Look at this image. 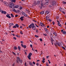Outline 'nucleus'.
I'll use <instances>...</instances> for the list:
<instances>
[{
	"mask_svg": "<svg viewBox=\"0 0 66 66\" xmlns=\"http://www.w3.org/2000/svg\"><path fill=\"white\" fill-rule=\"evenodd\" d=\"M33 64H34V65H35V62H33Z\"/></svg>",
	"mask_w": 66,
	"mask_h": 66,
	"instance_id": "59",
	"label": "nucleus"
},
{
	"mask_svg": "<svg viewBox=\"0 0 66 66\" xmlns=\"http://www.w3.org/2000/svg\"><path fill=\"white\" fill-rule=\"evenodd\" d=\"M13 28H17V27L15 26H14L13 27Z\"/></svg>",
	"mask_w": 66,
	"mask_h": 66,
	"instance_id": "38",
	"label": "nucleus"
},
{
	"mask_svg": "<svg viewBox=\"0 0 66 66\" xmlns=\"http://www.w3.org/2000/svg\"><path fill=\"white\" fill-rule=\"evenodd\" d=\"M61 12H62V13H63V14H65V12H64V11H61Z\"/></svg>",
	"mask_w": 66,
	"mask_h": 66,
	"instance_id": "34",
	"label": "nucleus"
},
{
	"mask_svg": "<svg viewBox=\"0 0 66 66\" xmlns=\"http://www.w3.org/2000/svg\"><path fill=\"white\" fill-rule=\"evenodd\" d=\"M59 10L60 11H61V12H62V8H60Z\"/></svg>",
	"mask_w": 66,
	"mask_h": 66,
	"instance_id": "27",
	"label": "nucleus"
},
{
	"mask_svg": "<svg viewBox=\"0 0 66 66\" xmlns=\"http://www.w3.org/2000/svg\"><path fill=\"white\" fill-rule=\"evenodd\" d=\"M1 13L2 14H6V11L2 10L1 11Z\"/></svg>",
	"mask_w": 66,
	"mask_h": 66,
	"instance_id": "7",
	"label": "nucleus"
},
{
	"mask_svg": "<svg viewBox=\"0 0 66 66\" xmlns=\"http://www.w3.org/2000/svg\"><path fill=\"white\" fill-rule=\"evenodd\" d=\"M43 35H44V36H47V35L46 34H43Z\"/></svg>",
	"mask_w": 66,
	"mask_h": 66,
	"instance_id": "37",
	"label": "nucleus"
},
{
	"mask_svg": "<svg viewBox=\"0 0 66 66\" xmlns=\"http://www.w3.org/2000/svg\"><path fill=\"white\" fill-rule=\"evenodd\" d=\"M35 37H37V38L38 37V36H37V35H35Z\"/></svg>",
	"mask_w": 66,
	"mask_h": 66,
	"instance_id": "41",
	"label": "nucleus"
},
{
	"mask_svg": "<svg viewBox=\"0 0 66 66\" xmlns=\"http://www.w3.org/2000/svg\"><path fill=\"white\" fill-rule=\"evenodd\" d=\"M37 3L38 4H39V1H37Z\"/></svg>",
	"mask_w": 66,
	"mask_h": 66,
	"instance_id": "56",
	"label": "nucleus"
},
{
	"mask_svg": "<svg viewBox=\"0 0 66 66\" xmlns=\"http://www.w3.org/2000/svg\"><path fill=\"white\" fill-rule=\"evenodd\" d=\"M21 45L22 47H23V44H21Z\"/></svg>",
	"mask_w": 66,
	"mask_h": 66,
	"instance_id": "62",
	"label": "nucleus"
},
{
	"mask_svg": "<svg viewBox=\"0 0 66 66\" xmlns=\"http://www.w3.org/2000/svg\"><path fill=\"white\" fill-rule=\"evenodd\" d=\"M20 63H22V60H20Z\"/></svg>",
	"mask_w": 66,
	"mask_h": 66,
	"instance_id": "39",
	"label": "nucleus"
},
{
	"mask_svg": "<svg viewBox=\"0 0 66 66\" xmlns=\"http://www.w3.org/2000/svg\"><path fill=\"white\" fill-rule=\"evenodd\" d=\"M49 3V1L48 0H45V5H48Z\"/></svg>",
	"mask_w": 66,
	"mask_h": 66,
	"instance_id": "5",
	"label": "nucleus"
},
{
	"mask_svg": "<svg viewBox=\"0 0 66 66\" xmlns=\"http://www.w3.org/2000/svg\"><path fill=\"white\" fill-rule=\"evenodd\" d=\"M26 10L27 11V12H30V11H29V10L28 9H27Z\"/></svg>",
	"mask_w": 66,
	"mask_h": 66,
	"instance_id": "54",
	"label": "nucleus"
},
{
	"mask_svg": "<svg viewBox=\"0 0 66 66\" xmlns=\"http://www.w3.org/2000/svg\"><path fill=\"white\" fill-rule=\"evenodd\" d=\"M22 26H24V27H25V26H26V25H24V24H22Z\"/></svg>",
	"mask_w": 66,
	"mask_h": 66,
	"instance_id": "55",
	"label": "nucleus"
},
{
	"mask_svg": "<svg viewBox=\"0 0 66 66\" xmlns=\"http://www.w3.org/2000/svg\"><path fill=\"white\" fill-rule=\"evenodd\" d=\"M41 7H43L44 6V4H41Z\"/></svg>",
	"mask_w": 66,
	"mask_h": 66,
	"instance_id": "42",
	"label": "nucleus"
},
{
	"mask_svg": "<svg viewBox=\"0 0 66 66\" xmlns=\"http://www.w3.org/2000/svg\"><path fill=\"white\" fill-rule=\"evenodd\" d=\"M14 5H15V4L12 3H10L9 5V6L10 7V8L11 10H12L13 8H14Z\"/></svg>",
	"mask_w": 66,
	"mask_h": 66,
	"instance_id": "1",
	"label": "nucleus"
},
{
	"mask_svg": "<svg viewBox=\"0 0 66 66\" xmlns=\"http://www.w3.org/2000/svg\"><path fill=\"white\" fill-rule=\"evenodd\" d=\"M62 33H63V34H65L66 33V31H64Z\"/></svg>",
	"mask_w": 66,
	"mask_h": 66,
	"instance_id": "30",
	"label": "nucleus"
},
{
	"mask_svg": "<svg viewBox=\"0 0 66 66\" xmlns=\"http://www.w3.org/2000/svg\"><path fill=\"white\" fill-rule=\"evenodd\" d=\"M36 32L37 33H38V30H37V29H36Z\"/></svg>",
	"mask_w": 66,
	"mask_h": 66,
	"instance_id": "63",
	"label": "nucleus"
},
{
	"mask_svg": "<svg viewBox=\"0 0 66 66\" xmlns=\"http://www.w3.org/2000/svg\"><path fill=\"white\" fill-rule=\"evenodd\" d=\"M53 34H54L55 35V36H57V34H56V33L55 32H54L53 33Z\"/></svg>",
	"mask_w": 66,
	"mask_h": 66,
	"instance_id": "29",
	"label": "nucleus"
},
{
	"mask_svg": "<svg viewBox=\"0 0 66 66\" xmlns=\"http://www.w3.org/2000/svg\"><path fill=\"white\" fill-rule=\"evenodd\" d=\"M36 65L37 66H38V65H39V64L38 63H37L36 64Z\"/></svg>",
	"mask_w": 66,
	"mask_h": 66,
	"instance_id": "61",
	"label": "nucleus"
},
{
	"mask_svg": "<svg viewBox=\"0 0 66 66\" xmlns=\"http://www.w3.org/2000/svg\"><path fill=\"white\" fill-rule=\"evenodd\" d=\"M6 16L7 17V18H11V16H10L9 15H6Z\"/></svg>",
	"mask_w": 66,
	"mask_h": 66,
	"instance_id": "13",
	"label": "nucleus"
},
{
	"mask_svg": "<svg viewBox=\"0 0 66 66\" xmlns=\"http://www.w3.org/2000/svg\"><path fill=\"white\" fill-rule=\"evenodd\" d=\"M0 2H3V0H0Z\"/></svg>",
	"mask_w": 66,
	"mask_h": 66,
	"instance_id": "60",
	"label": "nucleus"
},
{
	"mask_svg": "<svg viewBox=\"0 0 66 66\" xmlns=\"http://www.w3.org/2000/svg\"><path fill=\"white\" fill-rule=\"evenodd\" d=\"M13 12H16V10H15V9H13Z\"/></svg>",
	"mask_w": 66,
	"mask_h": 66,
	"instance_id": "33",
	"label": "nucleus"
},
{
	"mask_svg": "<svg viewBox=\"0 0 66 66\" xmlns=\"http://www.w3.org/2000/svg\"><path fill=\"white\" fill-rule=\"evenodd\" d=\"M20 34H23V33H22V32L21 31L20 32Z\"/></svg>",
	"mask_w": 66,
	"mask_h": 66,
	"instance_id": "47",
	"label": "nucleus"
},
{
	"mask_svg": "<svg viewBox=\"0 0 66 66\" xmlns=\"http://www.w3.org/2000/svg\"><path fill=\"white\" fill-rule=\"evenodd\" d=\"M45 13H46V14H49V12L48 11H46L45 12Z\"/></svg>",
	"mask_w": 66,
	"mask_h": 66,
	"instance_id": "28",
	"label": "nucleus"
},
{
	"mask_svg": "<svg viewBox=\"0 0 66 66\" xmlns=\"http://www.w3.org/2000/svg\"><path fill=\"white\" fill-rule=\"evenodd\" d=\"M20 43L21 44H23V42L22 41H21Z\"/></svg>",
	"mask_w": 66,
	"mask_h": 66,
	"instance_id": "53",
	"label": "nucleus"
},
{
	"mask_svg": "<svg viewBox=\"0 0 66 66\" xmlns=\"http://www.w3.org/2000/svg\"><path fill=\"white\" fill-rule=\"evenodd\" d=\"M32 55V54L31 53H30L29 54L28 56H27V57H28L29 60H31V57Z\"/></svg>",
	"mask_w": 66,
	"mask_h": 66,
	"instance_id": "2",
	"label": "nucleus"
},
{
	"mask_svg": "<svg viewBox=\"0 0 66 66\" xmlns=\"http://www.w3.org/2000/svg\"><path fill=\"white\" fill-rule=\"evenodd\" d=\"M0 53H3V52H2V51H0Z\"/></svg>",
	"mask_w": 66,
	"mask_h": 66,
	"instance_id": "57",
	"label": "nucleus"
},
{
	"mask_svg": "<svg viewBox=\"0 0 66 66\" xmlns=\"http://www.w3.org/2000/svg\"><path fill=\"white\" fill-rule=\"evenodd\" d=\"M4 3L5 5H6V6H8V3L6 2H4Z\"/></svg>",
	"mask_w": 66,
	"mask_h": 66,
	"instance_id": "8",
	"label": "nucleus"
},
{
	"mask_svg": "<svg viewBox=\"0 0 66 66\" xmlns=\"http://www.w3.org/2000/svg\"><path fill=\"white\" fill-rule=\"evenodd\" d=\"M10 15L11 16V17H14V15H13V14H11Z\"/></svg>",
	"mask_w": 66,
	"mask_h": 66,
	"instance_id": "24",
	"label": "nucleus"
},
{
	"mask_svg": "<svg viewBox=\"0 0 66 66\" xmlns=\"http://www.w3.org/2000/svg\"><path fill=\"white\" fill-rule=\"evenodd\" d=\"M40 25L42 27H43L45 28V25L44 24L42 23H40Z\"/></svg>",
	"mask_w": 66,
	"mask_h": 66,
	"instance_id": "6",
	"label": "nucleus"
},
{
	"mask_svg": "<svg viewBox=\"0 0 66 66\" xmlns=\"http://www.w3.org/2000/svg\"><path fill=\"white\" fill-rule=\"evenodd\" d=\"M18 49V48L16 46H14V50H17Z\"/></svg>",
	"mask_w": 66,
	"mask_h": 66,
	"instance_id": "14",
	"label": "nucleus"
},
{
	"mask_svg": "<svg viewBox=\"0 0 66 66\" xmlns=\"http://www.w3.org/2000/svg\"><path fill=\"white\" fill-rule=\"evenodd\" d=\"M13 39H15V40H16V38L15 37H13Z\"/></svg>",
	"mask_w": 66,
	"mask_h": 66,
	"instance_id": "51",
	"label": "nucleus"
},
{
	"mask_svg": "<svg viewBox=\"0 0 66 66\" xmlns=\"http://www.w3.org/2000/svg\"><path fill=\"white\" fill-rule=\"evenodd\" d=\"M42 62L43 63H45V61H44V60H42Z\"/></svg>",
	"mask_w": 66,
	"mask_h": 66,
	"instance_id": "58",
	"label": "nucleus"
},
{
	"mask_svg": "<svg viewBox=\"0 0 66 66\" xmlns=\"http://www.w3.org/2000/svg\"><path fill=\"white\" fill-rule=\"evenodd\" d=\"M34 4L35 5H36L37 4V3L36 2L34 3Z\"/></svg>",
	"mask_w": 66,
	"mask_h": 66,
	"instance_id": "43",
	"label": "nucleus"
},
{
	"mask_svg": "<svg viewBox=\"0 0 66 66\" xmlns=\"http://www.w3.org/2000/svg\"><path fill=\"white\" fill-rule=\"evenodd\" d=\"M17 60H16V62L17 63H19V61H20V58L18 57H17Z\"/></svg>",
	"mask_w": 66,
	"mask_h": 66,
	"instance_id": "3",
	"label": "nucleus"
},
{
	"mask_svg": "<svg viewBox=\"0 0 66 66\" xmlns=\"http://www.w3.org/2000/svg\"><path fill=\"white\" fill-rule=\"evenodd\" d=\"M62 3H63V4H66V2L65 1H63Z\"/></svg>",
	"mask_w": 66,
	"mask_h": 66,
	"instance_id": "32",
	"label": "nucleus"
},
{
	"mask_svg": "<svg viewBox=\"0 0 66 66\" xmlns=\"http://www.w3.org/2000/svg\"><path fill=\"white\" fill-rule=\"evenodd\" d=\"M57 22L58 23H60V22L58 20H57Z\"/></svg>",
	"mask_w": 66,
	"mask_h": 66,
	"instance_id": "45",
	"label": "nucleus"
},
{
	"mask_svg": "<svg viewBox=\"0 0 66 66\" xmlns=\"http://www.w3.org/2000/svg\"><path fill=\"white\" fill-rule=\"evenodd\" d=\"M31 26H32V24H30V26H29V28L31 29Z\"/></svg>",
	"mask_w": 66,
	"mask_h": 66,
	"instance_id": "25",
	"label": "nucleus"
},
{
	"mask_svg": "<svg viewBox=\"0 0 66 66\" xmlns=\"http://www.w3.org/2000/svg\"><path fill=\"white\" fill-rule=\"evenodd\" d=\"M24 48H26L27 46H26V45H24L23 46V47Z\"/></svg>",
	"mask_w": 66,
	"mask_h": 66,
	"instance_id": "35",
	"label": "nucleus"
},
{
	"mask_svg": "<svg viewBox=\"0 0 66 66\" xmlns=\"http://www.w3.org/2000/svg\"><path fill=\"white\" fill-rule=\"evenodd\" d=\"M52 23L53 25H54V24H55V22H54V21H53L52 22Z\"/></svg>",
	"mask_w": 66,
	"mask_h": 66,
	"instance_id": "52",
	"label": "nucleus"
},
{
	"mask_svg": "<svg viewBox=\"0 0 66 66\" xmlns=\"http://www.w3.org/2000/svg\"><path fill=\"white\" fill-rule=\"evenodd\" d=\"M15 26L17 28H19V25L18 24H16L15 25Z\"/></svg>",
	"mask_w": 66,
	"mask_h": 66,
	"instance_id": "21",
	"label": "nucleus"
},
{
	"mask_svg": "<svg viewBox=\"0 0 66 66\" xmlns=\"http://www.w3.org/2000/svg\"><path fill=\"white\" fill-rule=\"evenodd\" d=\"M12 53L13 54H14V55H15L16 56V54L14 52H12Z\"/></svg>",
	"mask_w": 66,
	"mask_h": 66,
	"instance_id": "36",
	"label": "nucleus"
},
{
	"mask_svg": "<svg viewBox=\"0 0 66 66\" xmlns=\"http://www.w3.org/2000/svg\"><path fill=\"white\" fill-rule=\"evenodd\" d=\"M45 31H46V32H48V29H47L46 28H45Z\"/></svg>",
	"mask_w": 66,
	"mask_h": 66,
	"instance_id": "23",
	"label": "nucleus"
},
{
	"mask_svg": "<svg viewBox=\"0 0 66 66\" xmlns=\"http://www.w3.org/2000/svg\"><path fill=\"white\" fill-rule=\"evenodd\" d=\"M62 48H63V49H64V50H65L66 49H65V47H64L62 46Z\"/></svg>",
	"mask_w": 66,
	"mask_h": 66,
	"instance_id": "44",
	"label": "nucleus"
},
{
	"mask_svg": "<svg viewBox=\"0 0 66 66\" xmlns=\"http://www.w3.org/2000/svg\"><path fill=\"white\" fill-rule=\"evenodd\" d=\"M48 21H50V22H51V20L50 19H48Z\"/></svg>",
	"mask_w": 66,
	"mask_h": 66,
	"instance_id": "46",
	"label": "nucleus"
},
{
	"mask_svg": "<svg viewBox=\"0 0 66 66\" xmlns=\"http://www.w3.org/2000/svg\"><path fill=\"white\" fill-rule=\"evenodd\" d=\"M57 24L59 26V27H62V25L61 24H60V23H58Z\"/></svg>",
	"mask_w": 66,
	"mask_h": 66,
	"instance_id": "19",
	"label": "nucleus"
},
{
	"mask_svg": "<svg viewBox=\"0 0 66 66\" xmlns=\"http://www.w3.org/2000/svg\"><path fill=\"white\" fill-rule=\"evenodd\" d=\"M24 65L25 66H27V63H24Z\"/></svg>",
	"mask_w": 66,
	"mask_h": 66,
	"instance_id": "31",
	"label": "nucleus"
},
{
	"mask_svg": "<svg viewBox=\"0 0 66 66\" xmlns=\"http://www.w3.org/2000/svg\"><path fill=\"white\" fill-rule=\"evenodd\" d=\"M56 4V1H53V4H52V5L53 6H54Z\"/></svg>",
	"mask_w": 66,
	"mask_h": 66,
	"instance_id": "4",
	"label": "nucleus"
},
{
	"mask_svg": "<svg viewBox=\"0 0 66 66\" xmlns=\"http://www.w3.org/2000/svg\"><path fill=\"white\" fill-rule=\"evenodd\" d=\"M24 16H21L20 18V19H21V20L23 21V18H24Z\"/></svg>",
	"mask_w": 66,
	"mask_h": 66,
	"instance_id": "10",
	"label": "nucleus"
},
{
	"mask_svg": "<svg viewBox=\"0 0 66 66\" xmlns=\"http://www.w3.org/2000/svg\"><path fill=\"white\" fill-rule=\"evenodd\" d=\"M57 45L59 46V47H60L61 45H60V44H59V43H58L57 44Z\"/></svg>",
	"mask_w": 66,
	"mask_h": 66,
	"instance_id": "50",
	"label": "nucleus"
},
{
	"mask_svg": "<svg viewBox=\"0 0 66 66\" xmlns=\"http://www.w3.org/2000/svg\"><path fill=\"white\" fill-rule=\"evenodd\" d=\"M15 65V63H14L12 64V66H14Z\"/></svg>",
	"mask_w": 66,
	"mask_h": 66,
	"instance_id": "40",
	"label": "nucleus"
},
{
	"mask_svg": "<svg viewBox=\"0 0 66 66\" xmlns=\"http://www.w3.org/2000/svg\"><path fill=\"white\" fill-rule=\"evenodd\" d=\"M18 49H19V51H20V48L19 46H18Z\"/></svg>",
	"mask_w": 66,
	"mask_h": 66,
	"instance_id": "26",
	"label": "nucleus"
},
{
	"mask_svg": "<svg viewBox=\"0 0 66 66\" xmlns=\"http://www.w3.org/2000/svg\"><path fill=\"white\" fill-rule=\"evenodd\" d=\"M40 14H44V11H42L40 12Z\"/></svg>",
	"mask_w": 66,
	"mask_h": 66,
	"instance_id": "22",
	"label": "nucleus"
},
{
	"mask_svg": "<svg viewBox=\"0 0 66 66\" xmlns=\"http://www.w3.org/2000/svg\"><path fill=\"white\" fill-rule=\"evenodd\" d=\"M31 28H33L34 27V24L33 23H31Z\"/></svg>",
	"mask_w": 66,
	"mask_h": 66,
	"instance_id": "11",
	"label": "nucleus"
},
{
	"mask_svg": "<svg viewBox=\"0 0 66 66\" xmlns=\"http://www.w3.org/2000/svg\"><path fill=\"white\" fill-rule=\"evenodd\" d=\"M22 14L24 15V16H26V17L27 16V15L26 14H25V13H24L23 12H22Z\"/></svg>",
	"mask_w": 66,
	"mask_h": 66,
	"instance_id": "9",
	"label": "nucleus"
},
{
	"mask_svg": "<svg viewBox=\"0 0 66 66\" xmlns=\"http://www.w3.org/2000/svg\"><path fill=\"white\" fill-rule=\"evenodd\" d=\"M20 10H21V9H22V7H20Z\"/></svg>",
	"mask_w": 66,
	"mask_h": 66,
	"instance_id": "48",
	"label": "nucleus"
},
{
	"mask_svg": "<svg viewBox=\"0 0 66 66\" xmlns=\"http://www.w3.org/2000/svg\"><path fill=\"white\" fill-rule=\"evenodd\" d=\"M9 24L10 26H14V23H9Z\"/></svg>",
	"mask_w": 66,
	"mask_h": 66,
	"instance_id": "15",
	"label": "nucleus"
},
{
	"mask_svg": "<svg viewBox=\"0 0 66 66\" xmlns=\"http://www.w3.org/2000/svg\"><path fill=\"white\" fill-rule=\"evenodd\" d=\"M12 2H14V3H15L16 2V0H12L11 1Z\"/></svg>",
	"mask_w": 66,
	"mask_h": 66,
	"instance_id": "17",
	"label": "nucleus"
},
{
	"mask_svg": "<svg viewBox=\"0 0 66 66\" xmlns=\"http://www.w3.org/2000/svg\"><path fill=\"white\" fill-rule=\"evenodd\" d=\"M40 41H41V42H42V41H43V40L42 39V38H40Z\"/></svg>",
	"mask_w": 66,
	"mask_h": 66,
	"instance_id": "49",
	"label": "nucleus"
},
{
	"mask_svg": "<svg viewBox=\"0 0 66 66\" xmlns=\"http://www.w3.org/2000/svg\"><path fill=\"white\" fill-rule=\"evenodd\" d=\"M15 17H18V15H16L15 16Z\"/></svg>",
	"mask_w": 66,
	"mask_h": 66,
	"instance_id": "64",
	"label": "nucleus"
},
{
	"mask_svg": "<svg viewBox=\"0 0 66 66\" xmlns=\"http://www.w3.org/2000/svg\"><path fill=\"white\" fill-rule=\"evenodd\" d=\"M19 6L18 5H16L15 6V8H18V7Z\"/></svg>",
	"mask_w": 66,
	"mask_h": 66,
	"instance_id": "20",
	"label": "nucleus"
},
{
	"mask_svg": "<svg viewBox=\"0 0 66 66\" xmlns=\"http://www.w3.org/2000/svg\"><path fill=\"white\" fill-rule=\"evenodd\" d=\"M32 29L33 30H36V27L35 26L33 28H32Z\"/></svg>",
	"mask_w": 66,
	"mask_h": 66,
	"instance_id": "18",
	"label": "nucleus"
},
{
	"mask_svg": "<svg viewBox=\"0 0 66 66\" xmlns=\"http://www.w3.org/2000/svg\"><path fill=\"white\" fill-rule=\"evenodd\" d=\"M46 18L47 20H48L49 19V17L48 16V15H47L46 16Z\"/></svg>",
	"mask_w": 66,
	"mask_h": 66,
	"instance_id": "12",
	"label": "nucleus"
},
{
	"mask_svg": "<svg viewBox=\"0 0 66 66\" xmlns=\"http://www.w3.org/2000/svg\"><path fill=\"white\" fill-rule=\"evenodd\" d=\"M50 39L51 40V42H53V41H54V40H53V38L52 37H51Z\"/></svg>",
	"mask_w": 66,
	"mask_h": 66,
	"instance_id": "16",
	"label": "nucleus"
}]
</instances>
